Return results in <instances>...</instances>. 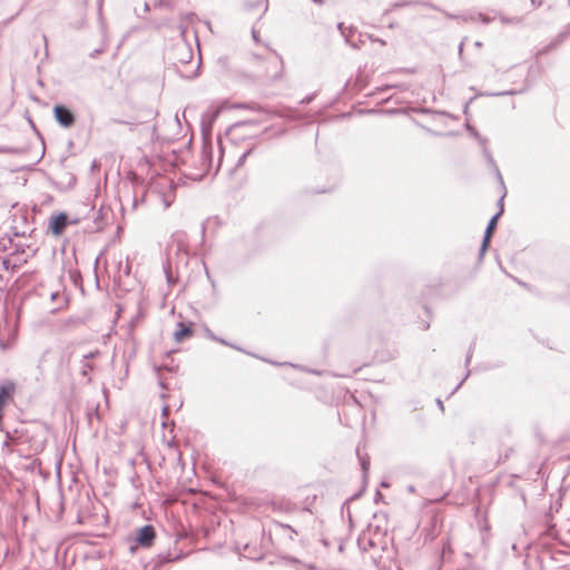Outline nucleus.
<instances>
[{"mask_svg":"<svg viewBox=\"0 0 570 570\" xmlns=\"http://www.w3.org/2000/svg\"><path fill=\"white\" fill-rule=\"evenodd\" d=\"M569 4H570V0H569Z\"/></svg>","mask_w":570,"mask_h":570,"instance_id":"12","label":"nucleus"},{"mask_svg":"<svg viewBox=\"0 0 570 570\" xmlns=\"http://www.w3.org/2000/svg\"><path fill=\"white\" fill-rule=\"evenodd\" d=\"M168 413H169V407H168V406H164V409H163V415H164V416H167V415H168Z\"/></svg>","mask_w":570,"mask_h":570,"instance_id":"9","label":"nucleus"},{"mask_svg":"<svg viewBox=\"0 0 570 570\" xmlns=\"http://www.w3.org/2000/svg\"><path fill=\"white\" fill-rule=\"evenodd\" d=\"M66 226H67V216L65 214L55 216L50 220V229L55 235L62 234Z\"/></svg>","mask_w":570,"mask_h":570,"instance_id":"5","label":"nucleus"},{"mask_svg":"<svg viewBox=\"0 0 570 570\" xmlns=\"http://www.w3.org/2000/svg\"><path fill=\"white\" fill-rule=\"evenodd\" d=\"M53 115L56 120L63 127H71L75 124V116L65 106L57 105L53 108Z\"/></svg>","mask_w":570,"mask_h":570,"instance_id":"2","label":"nucleus"},{"mask_svg":"<svg viewBox=\"0 0 570 570\" xmlns=\"http://www.w3.org/2000/svg\"><path fill=\"white\" fill-rule=\"evenodd\" d=\"M155 535L154 528L151 525H145L139 529L136 540L140 546L149 547L151 546Z\"/></svg>","mask_w":570,"mask_h":570,"instance_id":"3","label":"nucleus"},{"mask_svg":"<svg viewBox=\"0 0 570 570\" xmlns=\"http://www.w3.org/2000/svg\"><path fill=\"white\" fill-rule=\"evenodd\" d=\"M248 69L252 76L258 79L274 81L283 75V61L278 56L267 53L263 57L252 58L248 62Z\"/></svg>","mask_w":570,"mask_h":570,"instance_id":"1","label":"nucleus"},{"mask_svg":"<svg viewBox=\"0 0 570 570\" xmlns=\"http://www.w3.org/2000/svg\"><path fill=\"white\" fill-rule=\"evenodd\" d=\"M98 354V352H95V353H90L89 355H87L86 357H94Z\"/></svg>","mask_w":570,"mask_h":570,"instance_id":"10","label":"nucleus"},{"mask_svg":"<svg viewBox=\"0 0 570 570\" xmlns=\"http://www.w3.org/2000/svg\"><path fill=\"white\" fill-rule=\"evenodd\" d=\"M50 354H51V351L49 348H46L40 354L39 360H38V368L42 370V366H43L45 363L48 362Z\"/></svg>","mask_w":570,"mask_h":570,"instance_id":"7","label":"nucleus"},{"mask_svg":"<svg viewBox=\"0 0 570 570\" xmlns=\"http://www.w3.org/2000/svg\"><path fill=\"white\" fill-rule=\"evenodd\" d=\"M498 217H499V214L493 216L492 219L490 220L488 227H487L485 236H484V239H483V243H482V252H485L487 248H488L489 240H490V238L492 236V233H493V230L495 229V226H497Z\"/></svg>","mask_w":570,"mask_h":570,"instance_id":"6","label":"nucleus"},{"mask_svg":"<svg viewBox=\"0 0 570 570\" xmlns=\"http://www.w3.org/2000/svg\"><path fill=\"white\" fill-rule=\"evenodd\" d=\"M379 42H380V45H381L382 47H383V46H385V41L380 40Z\"/></svg>","mask_w":570,"mask_h":570,"instance_id":"11","label":"nucleus"},{"mask_svg":"<svg viewBox=\"0 0 570 570\" xmlns=\"http://www.w3.org/2000/svg\"><path fill=\"white\" fill-rule=\"evenodd\" d=\"M393 358H394V353L386 350V351H384L382 357H380L379 362H381V363L389 362Z\"/></svg>","mask_w":570,"mask_h":570,"instance_id":"8","label":"nucleus"},{"mask_svg":"<svg viewBox=\"0 0 570 570\" xmlns=\"http://www.w3.org/2000/svg\"><path fill=\"white\" fill-rule=\"evenodd\" d=\"M193 335H194V331H193L191 325H187L185 323H179L177 325L176 331L174 332V340L177 343H180L184 340L191 337Z\"/></svg>","mask_w":570,"mask_h":570,"instance_id":"4","label":"nucleus"}]
</instances>
